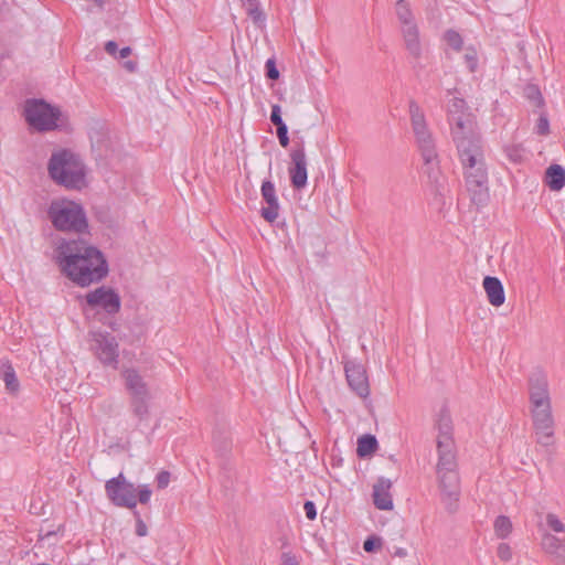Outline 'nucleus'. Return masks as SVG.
Masks as SVG:
<instances>
[{
	"label": "nucleus",
	"mask_w": 565,
	"mask_h": 565,
	"mask_svg": "<svg viewBox=\"0 0 565 565\" xmlns=\"http://www.w3.org/2000/svg\"><path fill=\"white\" fill-rule=\"evenodd\" d=\"M55 254L61 271L79 287L97 284L108 276L105 255L84 239H62Z\"/></svg>",
	"instance_id": "f257e3e1"
},
{
	"label": "nucleus",
	"mask_w": 565,
	"mask_h": 565,
	"mask_svg": "<svg viewBox=\"0 0 565 565\" xmlns=\"http://www.w3.org/2000/svg\"><path fill=\"white\" fill-rule=\"evenodd\" d=\"M408 110L415 142L424 162V172L427 174L429 180L437 182L440 174L439 156L436 149L435 139L428 128L425 114L414 99L409 100Z\"/></svg>",
	"instance_id": "f03ea898"
},
{
	"label": "nucleus",
	"mask_w": 565,
	"mask_h": 565,
	"mask_svg": "<svg viewBox=\"0 0 565 565\" xmlns=\"http://www.w3.org/2000/svg\"><path fill=\"white\" fill-rule=\"evenodd\" d=\"M50 178L67 190H81L86 185V167L78 154L70 149L54 151L47 162Z\"/></svg>",
	"instance_id": "7ed1b4c3"
},
{
	"label": "nucleus",
	"mask_w": 565,
	"mask_h": 565,
	"mask_svg": "<svg viewBox=\"0 0 565 565\" xmlns=\"http://www.w3.org/2000/svg\"><path fill=\"white\" fill-rule=\"evenodd\" d=\"M47 216L55 230L76 234L86 233L88 221L84 207L71 200H54L47 209Z\"/></svg>",
	"instance_id": "20e7f679"
},
{
	"label": "nucleus",
	"mask_w": 565,
	"mask_h": 565,
	"mask_svg": "<svg viewBox=\"0 0 565 565\" xmlns=\"http://www.w3.org/2000/svg\"><path fill=\"white\" fill-rule=\"evenodd\" d=\"M105 491L114 505L129 510L136 509L138 502L147 504L152 494L148 484L135 487L122 472L106 481Z\"/></svg>",
	"instance_id": "39448f33"
},
{
	"label": "nucleus",
	"mask_w": 565,
	"mask_h": 565,
	"mask_svg": "<svg viewBox=\"0 0 565 565\" xmlns=\"http://www.w3.org/2000/svg\"><path fill=\"white\" fill-rule=\"evenodd\" d=\"M466 190L477 209L490 201L488 169L484 159L462 164Z\"/></svg>",
	"instance_id": "423d86ee"
},
{
	"label": "nucleus",
	"mask_w": 565,
	"mask_h": 565,
	"mask_svg": "<svg viewBox=\"0 0 565 565\" xmlns=\"http://www.w3.org/2000/svg\"><path fill=\"white\" fill-rule=\"evenodd\" d=\"M61 111L44 99H28L24 105V117L30 127L38 131H52L57 128Z\"/></svg>",
	"instance_id": "0eeeda50"
},
{
	"label": "nucleus",
	"mask_w": 565,
	"mask_h": 565,
	"mask_svg": "<svg viewBox=\"0 0 565 565\" xmlns=\"http://www.w3.org/2000/svg\"><path fill=\"white\" fill-rule=\"evenodd\" d=\"M440 501L449 513H455L461 495L459 470L435 471Z\"/></svg>",
	"instance_id": "6e6552de"
},
{
	"label": "nucleus",
	"mask_w": 565,
	"mask_h": 565,
	"mask_svg": "<svg viewBox=\"0 0 565 565\" xmlns=\"http://www.w3.org/2000/svg\"><path fill=\"white\" fill-rule=\"evenodd\" d=\"M92 338V350L95 358L106 367L116 370L119 363V344L116 338L109 332L94 331Z\"/></svg>",
	"instance_id": "1a4fd4ad"
},
{
	"label": "nucleus",
	"mask_w": 565,
	"mask_h": 565,
	"mask_svg": "<svg viewBox=\"0 0 565 565\" xmlns=\"http://www.w3.org/2000/svg\"><path fill=\"white\" fill-rule=\"evenodd\" d=\"M290 160L288 168L290 183L294 189L301 190L306 186L308 179L307 157L302 139L295 141L294 148L290 151Z\"/></svg>",
	"instance_id": "9d476101"
},
{
	"label": "nucleus",
	"mask_w": 565,
	"mask_h": 565,
	"mask_svg": "<svg viewBox=\"0 0 565 565\" xmlns=\"http://www.w3.org/2000/svg\"><path fill=\"white\" fill-rule=\"evenodd\" d=\"M87 306L90 308H102L108 315L119 312L121 300L116 290L110 287L102 286L85 296Z\"/></svg>",
	"instance_id": "9b49d317"
},
{
	"label": "nucleus",
	"mask_w": 565,
	"mask_h": 565,
	"mask_svg": "<svg viewBox=\"0 0 565 565\" xmlns=\"http://www.w3.org/2000/svg\"><path fill=\"white\" fill-rule=\"evenodd\" d=\"M344 373L352 392L361 398L369 397L370 383L365 366L356 360H347L344 362Z\"/></svg>",
	"instance_id": "f8f14e48"
},
{
	"label": "nucleus",
	"mask_w": 565,
	"mask_h": 565,
	"mask_svg": "<svg viewBox=\"0 0 565 565\" xmlns=\"http://www.w3.org/2000/svg\"><path fill=\"white\" fill-rule=\"evenodd\" d=\"M533 427L535 431V440L543 447L554 445V418L552 411L532 414Z\"/></svg>",
	"instance_id": "ddd939ff"
},
{
	"label": "nucleus",
	"mask_w": 565,
	"mask_h": 565,
	"mask_svg": "<svg viewBox=\"0 0 565 565\" xmlns=\"http://www.w3.org/2000/svg\"><path fill=\"white\" fill-rule=\"evenodd\" d=\"M454 143L461 164L467 162L476 163L477 160L484 159L483 145L480 135L454 141Z\"/></svg>",
	"instance_id": "4468645a"
},
{
	"label": "nucleus",
	"mask_w": 565,
	"mask_h": 565,
	"mask_svg": "<svg viewBox=\"0 0 565 565\" xmlns=\"http://www.w3.org/2000/svg\"><path fill=\"white\" fill-rule=\"evenodd\" d=\"M452 141L479 136L478 122L473 114L454 117L448 120Z\"/></svg>",
	"instance_id": "2eb2a0df"
},
{
	"label": "nucleus",
	"mask_w": 565,
	"mask_h": 565,
	"mask_svg": "<svg viewBox=\"0 0 565 565\" xmlns=\"http://www.w3.org/2000/svg\"><path fill=\"white\" fill-rule=\"evenodd\" d=\"M529 401L530 405L551 402L547 377L541 370L533 371L529 376Z\"/></svg>",
	"instance_id": "dca6fc26"
},
{
	"label": "nucleus",
	"mask_w": 565,
	"mask_h": 565,
	"mask_svg": "<svg viewBox=\"0 0 565 565\" xmlns=\"http://www.w3.org/2000/svg\"><path fill=\"white\" fill-rule=\"evenodd\" d=\"M262 198L267 206L260 210L262 217L268 223H274L279 215V202L276 195V189L271 181L265 180L262 183Z\"/></svg>",
	"instance_id": "f3484780"
},
{
	"label": "nucleus",
	"mask_w": 565,
	"mask_h": 565,
	"mask_svg": "<svg viewBox=\"0 0 565 565\" xmlns=\"http://www.w3.org/2000/svg\"><path fill=\"white\" fill-rule=\"evenodd\" d=\"M401 32L403 45L409 57L419 62L424 54V43L420 35L419 25L404 29Z\"/></svg>",
	"instance_id": "a211bd4d"
},
{
	"label": "nucleus",
	"mask_w": 565,
	"mask_h": 565,
	"mask_svg": "<svg viewBox=\"0 0 565 565\" xmlns=\"http://www.w3.org/2000/svg\"><path fill=\"white\" fill-rule=\"evenodd\" d=\"M437 463L435 471L459 470L455 443L437 441Z\"/></svg>",
	"instance_id": "6ab92c4d"
},
{
	"label": "nucleus",
	"mask_w": 565,
	"mask_h": 565,
	"mask_svg": "<svg viewBox=\"0 0 565 565\" xmlns=\"http://www.w3.org/2000/svg\"><path fill=\"white\" fill-rule=\"evenodd\" d=\"M121 377L125 381V387L129 396L150 394L149 386L138 370L127 367L121 371Z\"/></svg>",
	"instance_id": "aec40b11"
},
{
	"label": "nucleus",
	"mask_w": 565,
	"mask_h": 565,
	"mask_svg": "<svg viewBox=\"0 0 565 565\" xmlns=\"http://www.w3.org/2000/svg\"><path fill=\"white\" fill-rule=\"evenodd\" d=\"M392 488V481L384 477H380L373 486V503L379 510H392L393 499L390 492Z\"/></svg>",
	"instance_id": "412c9836"
},
{
	"label": "nucleus",
	"mask_w": 565,
	"mask_h": 565,
	"mask_svg": "<svg viewBox=\"0 0 565 565\" xmlns=\"http://www.w3.org/2000/svg\"><path fill=\"white\" fill-rule=\"evenodd\" d=\"M543 551L548 554L557 565L565 564V544L555 535L545 533L541 542Z\"/></svg>",
	"instance_id": "4be33fe9"
},
{
	"label": "nucleus",
	"mask_w": 565,
	"mask_h": 565,
	"mask_svg": "<svg viewBox=\"0 0 565 565\" xmlns=\"http://www.w3.org/2000/svg\"><path fill=\"white\" fill-rule=\"evenodd\" d=\"M483 288L486 290L488 300L492 306L500 307L504 303V289L499 278L486 276L483 279Z\"/></svg>",
	"instance_id": "5701e85b"
},
{
	"label": "nucleus",
	"mask_w": 565,
	"mask_h": 565,
	"mask_svg": "<svg viewBox=\"0 0 565 565\" xmlns=\"http://www.w3.org/2000/svg\"><path fill=\"white\" fill-rule=\"evenodd\" d=\"M395 14L398 21L399 31L418 25L408 0H397L395 2Z\"/></svg>",
	"instance_id": "b1692460"
},
{
	"label": "nucleus",
	"mask_w": 565,
	"mask_h": 565,
	"mask_svg": "<svg viewBox=\"0 0 565 565\" xmlns=\"http://www.w3.org/2000/svg\"><path fill=\"white\" fill-rule=\"evenodd\" d=\"M545 184L552 191H561L565 186V169L559 164H551L544 177Z\"/></svg>",
	"instance_id": "393cba45"
},
{
	"label": "nucleus",
	"mask_w": 565,
	"mask_h": 565,
	"mask_svg": "<svg viewBox=\"0 0 565 565\" xmlns=\"http://www.w3.org/2000/svg\"><path fill=\"white\" fill-rule=\"evenodd\" d=\"M129 397V406L132 415L137 417L139 422L147 420L150 414L149 403L151 399V394H148L147 396L134 395Z\"/></svg>",
	"instance_id": "a878e982"
},
{
	"label": "nucleus",
	"mask_w": 565,
	"mask_h": 565,
	"mask_svg": "<svg viewBox=\"0 0 565 565\" xmlns=\"http://www.w3.org/2000/svg\"><path fill=\"white\" fill-rule=\"evenodd\" d=\"M0 377L6 384V390L10 394H17L20 390V383L15 371L9 360L1 361Z\"/></svg>",
	"instance_id": "bb28decb"
},
{
	"label": "nucleus",
	"mask_w": 565,
	"mask_h": 565,
	"mask_svg": "<svg viewBox=\"0 0 565 565\" xmlns=\"http://www.w3.org/2000/svg\"><path fill=\"white\" fill-rule=\"evenodd\" d=\"M436 427L438 429L437 441L443 443H455L452 438V422L450 414L446 409H441L438 419L436 422Z\"/></svg>",
	"instance_id": "cd10ccee"
},
{
	"label": "nucleus",
	"mask_w": 565,
	"mask_h": 565,
	"mask_svg": "<svg viewBox=\"0 0 565 565\" xmlns=\"http://www.w3.org/2000/svg\"><path fill=\"white\" fill-rule=\"evenodd\" d=\"M379 443L375 436L371 434H365L359 437L356 454L360 458H365L371 456L377 450Z\"/></svg>",
	"instance_id": "c85d7f7f"
},
{
	"label": "nucleus",
	"mask_w": 565,
	"mask_h": 565,
	"mask_svg": "<svg viewBox=\"0 0 565 565\" xmlns=\"http://www.w3.org/2000/svg\"><path fill=\"white\" fill-rule=\"evenodd\" d=\"M443 41L456 53H459L463 50V38L458 31L454 29H448L444 32Z\"/></svg>",
	"instance_id": "c756f323"
},
{
	"label": "nucleus",
	"mask_w": 565,
	"mask_h": 565,
	"mask_svg": "<svg viewBox=\"0 0 565 565\" xmlns=\"http://www.w3.org/2000/svg\"><path fill=\"white\" fill-rule=\"evenodd\" d=\"M472 114L465 99L455 97L448 106V120Z\"/></svg>",
	"instance_id": "7c9ffc66"
},
{
	"label": "nucleus",
	"mask_w": 565,
	"mask_h": 565,
	"mask_svg": "<svg viewBox=\"0 0 565 565\" xmlns=\"http://www.w3.org/2000/svg\"><path fill=\"white\" fill-rule=\"evenodd\" d=\"M494 533L499 539H507L512 532V522L505 515H499L493 524Z\"/></svg>",
	"instance_id": "2f4dec72"
},
{
	"label": "nucleus",
	"mask_w": 565,
	"mask_h": 565,
	"mask_svg": "<svg viewBox=\"0 0 565 565\" xmlns=\"http://www.w3.org/2000/svg\"><path fill=\"white\" fill-rule=\"evenodd\" d=\"M524 96L537 108H543L545 106L543 95L539 86L535 84H527L524 87Z\"/></svg>",
	"instance_id": "473e14b6"
},
{
	"label": "nucleus",
	"mask_w": 565,
	"mask_h": 565,
	"mask_svg": "<svg viewBox=\"0 0 565 565\" xmlns=\"http://www.w3.org/2000/svg\"><path fill=\"white\" fill-rule=\"evenodd\" d=\"M247 14L252 19L253 23L257 26H263L266 20V15L259 8V2L248 4Z\"/></svg>",
	"instance_id": "72a5a7b5"
},
{
	"label": "nucleus",
	"mask_w": 565,
	"mask_h": 565,
	"mask_svg": "<svg viewBox=\"0 0 565 565\" xmlns=\"http://www.w3.org/2000/svg\"><path fill=\"white\" fill-rule=\"evenodd\" d=\"M463 60L469 72L475 73L478 70L479 58L476 47L467 46L465 49Z\"/></svg>",
	"instance_id": "f704fd0d"
},
{
	"label": "nucleus",
	"mask_w": 565,
	"mask_h": 565,
	"mask_svg": "<svg viewBox=\"0 0 565 565\" xmlns=\"http://www.w3.org/2000/svg\"><path fill=\"white\" fill-rule=\"evenodd\" d=\"M550 132L551 130L547 114L545 111H541L535 125V134L539 136H547Z\"/></svg>",
	"instance_id": "c9c22d12"
},
{
	"label": "nucleus",
	"mask_w": 565,
	"mask_h": 565,
	"mask_svg": "<svg viewBox=\"0 0 565 565\" xmlns=\"http://www.w3.org/2000/svg\"><path fill=\"white\" fill-rule=\"evenodd\" d=\"M381 547H382V540H381V537L375 536V535L369 536L363 543V548L367 553L377 552L379 550H381Z\"/></svg>",
	"instance_id": "e433bc0d"
},
{
	"label": "nucleus",
	"mask_w": 565,
	"mask_h": 565,
	"mask_svg": "<svg viewBox=\"0 0 565 565\" xmlns=\"http://www.w3.org/2000/svg\"><path fill=\"white\" fill-rule=\"evenodd\" d=\"M546 523H547L548 527L556 533H561V532L565 531V526H564L563 522L554 513H547Z\"/></svg>",
	"instance_id": "4c0bfd02"
},
{
	"label": "nucleus",
	"mask_w": 565,
	"mask_h": 565,
	"mask_svg": "<svg viewBox=\"0 0 565 565\" xmlns=\"http://www.w3.org/2000/svg\"><path fill=\"white\" fill-rule=\"evenodd\" d=\"M265 71H266V76L269 79L277 81L280 76V73L276 66V62L274 58L267 60V62L265 64Z\"/></svg>",
	"instance_id": "58836bf2"
},
{
	"label": "nucleus",
	"mask_w": 565,
	"mask_h": 565,
	"mask_svg": "<svg viewBox=\"0 0 565 565\" xmlns=\"http://www.w3.org/2000/svg\"><path fill=\"white\" fill-rule=\"evenodd\" d=\"M509 159L515 163L521 162L523 159V149L520 146H512L507 148Z\"/></svg>",
	"instance_id": "ea45409f"
},
{
	"label": "nucleus",
	"mask_w": 565,
	"mask_h": 565,
	"mask_svg": "<svg viewBox=\"0 0 565 565\" xmlns=\"http://www.w3.org/2000/svg\"><path fill=\"white\" fill-rule=\"evenodd\" d=\"M132 512H134V516L136 519V534L138 536H146L147 533H148V529H147L146 523L142 521L139 511L134 509Z\"/></svg>",
	"instance_id": "a19ab883"
},
{
	"label": "nucleus",
	"mask_w": 565,
	"mask_h": 565,
	"mask_svg": "<svg viewBox=\"0 0 565 565\" xmlns=\"http://www.w3.org/2000/svg\"><path fill=\"white\" fill-rule=\"evenodd\" d=\"M498 557L503 562H509L512 558V550L509 544L500 543L497 548Z\"/></svg>",
	"instance_id": "79ce46f5"
},
{
	"label": "nucleus",
	"mask_w": 565,
	"mask_h": 565,
	"mask_svg": "<svg viewBox=\"0 0 565 565\" xmlns=\"http://www.w3.org/2000/svg\"><path fill=\"white\" fill-rule=\"evenodd\" d=\"M277 137L281 147L287 148L289 146L288 127L287 125H279L276 127Z\"/></svg>",
	"instance_id": "37998d69"
},
{
	"label": "nucleus",
	"mask_w": 565,
	"mask_h": 565,
	"mask_svg": "<svg viewBox=\"0 0 565 565\" xmlns=\"http://www.w3.org/2000/svg\"><path fill=\"white\" fill-rule=\"evenodd\" d=\"M270 121L275 125V127H279V125H286L281 118V109L279 105L271 106Z\"/></svg>",
	"instance_id": "c03bdc74"
},
{
	"label": "nucleus",
	"mask_w": 565,
	"mask_h": 565,
	"mask_svg": "<svg viewBox=\"0 0 565 565\" xmlns=\"http://www.w3.org/2000/svg\"><path fill=\"white\" fill-rule=\"evenodd\" d=\"M170 472L167 470L160 471L156 477L157 488L166 489L170 482Z\"/></svg>",
	"instance_id": "a18cd8bd"
},
{
	"label": "nucleus",
	"mask_w": 565,
	"mask_h": 565,
	"mask_svg": "<svg viewBox=\"0 0 565 565\" xmlns=\"http://www.w3.org/2000/svg\"><path fill=\"white\" fill-rule=\"evenodd\" d=\"M547 411H552L551 402L547 403H535L530 405V413L536 414V413H544Z\"/></svg>",
	"instance_id": "49530a36"
},
{
	"label": "nucleus",
	"mask_w": 565,
	"mask_h": 565,
	"mask_svg": "<svg viewBox=\"0 0 565 565\" xmlns=\"http://www.w3.org/2000/svg\"><path fill=\"white\" fill-rule=\"evenodd\" d=\"M303 510H305L306 516L309 520L312 521L317 518V509L312 501H306L303 504Z\"/></svg>",
	"instance_id": "de8ad7c7"
},
{
	"label": "nucleus",
	"mask_w": 565,
	"mask_h": 565,
	"mask_svg": "<svg viewBox=\"0 0 565 565\" xmlns=\"http://www.w3.org/2000/svg\"><path fill=\"white\" fill-rule=\"evenodd\" d=\"M281 565H299L298 561L290 553L282 554V564Z\"/></svg>",
	"instance_id": "09e8293b"
},
{
	"label": "nucleus",
	"mask_w": 565,
	"mask_h": 565,
	"mask_svg": "<svg viewBox=\"0 0 565 565\" xmlns=\"http://www.w3.org/2000/svg\"><path fill=\"white\" fill-rule=\"evenodd\" d=\"M118 50V45L115 41H108L106 42L105 44V51L109 54V55H115L116 52Z\"/></svg>",
	"instance_id": "8fccbe9b"
},
{
	"label": "nucleus",
	"mask_w": 565,
	"mask_h": 565,
	"mask_svg": "<svg viewBox=\"0 0 565 565\" xmlns=\"http://www.w3.org/2000/svg\"><path fill=\"white\" fill-rule=\"evenodd\" d=\"M131 54V49L129 46H125L119 51V58H126Z\"/></svg>",
	"instance_id": "3c124183"
},
{
	"label": "nucleus",
	"mask_w": 565,
	"mask_h": 565,
	"mask_svg": "<svg viewBox=\"0 0 565 565\" xmlns=\"http://www.w3.org/2000/svg\"><path fill=\"white\" fill-rule=\"evenodd\" d=\"M394 555L398 557H405L407 555V552L405 548L397 547L394 552Z\"/></svg>",
	"instance_id": "603ef678"
},
{
	"label": "nucleus",
	"mask_w": 565,
	"mask_h": 565,
	"mask_svg": "<svg viewBox=\"0 0 565 565\" xmlns=\"http://www.w3.org/2000/svg\"><path fill=\"white\" fill-rule=\"evenodd\" d=\"M55 534H56V532H55V531H49V532H46L45 534H42V533L40 532V534H39V541H44V540H45V539H47L49 536H51V535H55Z\"/></svg>",
	"instance_id": "864d4df0"
},
{
	"label": "nucleus",
	"mask_w": 565,
	"mask_h": 565,
	"mask_svg": "<svg viewBox=\"0 0 565 565\" xmlns=\"http://www.w3.org/2000/svg\"><path fill=\"white\" fill-rule=\"evenodd\" d=\"M126 68H128L130 72L135 71L136 68V63L129 61V62H126L125 64Z\"/></svg>",
	"instance_id": "5fc2aeb1"
}]
</instances>
